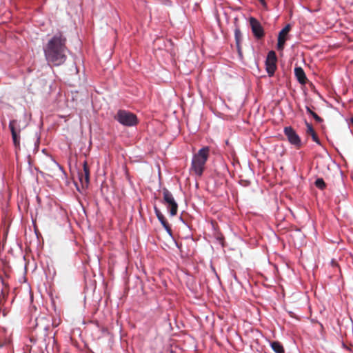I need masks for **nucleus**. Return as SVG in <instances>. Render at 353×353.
<instances>
[{
    "label": "nucleus",
    "instance_id": "f3484780",
    "mask_svg": "<svg viewBox=\"0 0 353 353\" xmlns=\"http://www.w3.org/2000/svg\"><path fill=\"white\" fill-rule=\"evenodd\" d=\"M307 111L310 112L311 114H312L314 115V117H315V119H319V117L317 115H316L314 113L312 112L310 109H307Z\"/></svg>",
    "mask_w": 353,
    "mask_h": 353
},
{
    "label": "nucleus",
    "instance_id": "f257e3e1",
    "mask_svg": "<svg viewBox=\"0 0 353 353\" xmlns=\"http://www.w3.org/2000/svg\"><path fill=\"white\" fill-rule=\"evenodd\" d=\"M46 60L54 65L63 63L66 59L65 39L61 35H55L43 48Z\"/></svg>",
    "mask_w": 353,
    "mask_h": 353
},
{
    "label": "nucleus",
    "instance_id": "ddd939ff",
    "mask_svg": "<svg viewBox=\"0 0 353 353\" xmlns=\"http://www.w3.org/2000/svg\"><path fill=\"white\" fill-rule=\"evenodd\" d=\"M271 347L273 350L276 353H283V347L279 342H272L271 343Z\"/></svg>",
    "mask_w": 353,
    "mask_h": 353
},
{
    "label": "nucleus",
    "instance_id": "f8f14e48",
    "mask_svg": "<svg viewBox=\"0 0 353 353\" xmlns=\"http://www.w3.org/2000/svg\"><path fill=\"white\" fill-rule=\"evenodd\" d=\"M306 132L307 134H309L312 137V139L314 142H316L318 144H320V141H319L312 126L309 123H306Z\"/></svg>",
    "mask_w": 353,
    "mask_h": 353
},
{
    "label": "nucleus",
    "instance_id": "0eeeda50",
    "mask_svg": "<svg viewBox=\"0 0 353 353\" xmlns=\"http://www.w3.org/2000/svg\"><path fill=\"white\" fill-rule=\"evenodd\" d=\"M276 54L274 52L271 51L268 53L265 65L266 70L270 75H272L276 69Z\"/></svg>",
    "mask_w": 353,
    "mask_h": 353
},
{
    "label": "nucleus",
    "instance_id": "dca6fc26",
    "mask_svg": "<svg viewBox=\"0 0 353 353\" xmlns=\"http://www.w3.org/2000/svg\"><path fill=\"white\" fill-rule=\"evenodd\" d=\"M235 37H236L237 41H239L240 37H241V32H240L239 30H238V29L235 30Z\"/></svg>",
    "mask_w": 353,
    "mask_h": 353
},
{
    "label": "nucleus",
    "instance_id": "423d86ee",
    "mask_svg": "<svg viewBox=\"0 0 353 353\" xmlns=\"http://www.w3.org/2000/svg\"><path fill=\"white\" fill-rule=\"evenodd\" d=\"M284 132L291 144L296 147H299L301 145V139L299 137L291 127H286L284 129Z\"/></svg>",
    "mask_w": 353,
    "mask_h": 353
},
{
    "label": "nucleus",
    "instance_id": "39448f33",
    "mask_svg": "<svg viewBox=\"0 0 353 353\" xmlns=\"http://www.w3.org/2000/svg\"><path fill=\"white\" fill-rule=\"evenodd\" d=\"M26 125L21 126L16 120L10 121L9 127L10 128L13 142L15 145H18L19 144V132L21 128H23Z\"/></svg>",
    "mask_w": 353,
    "mask_h": 353
},
{
    "label": "nucleus",
    "instance_id": "f03ea898",
    "mask_svg": "<svg viewBox=\"0 0 353 353\" xmlns=\"http://www.w3.org/2000/svg\"><path fill=\"white\" fill-rule=\"evenodd\" d=\"M210 154L209 147H203L196 153L192 160V170L198 176H201L204 170L205 164Z\"/></svg>",
    "mask_w": 353,
    "mask_h": 353
},
{
    "label": "nucleus",
    "instance_id": "2eb2a0df",
    "mask_svg": "<svg viewBox=\"0 0 353 353\" xmlns=\"http://www.w3.org/2000/svg\"><path fill=\"white\" fill-rule=\"evenodd\" d=\"M315 185L320 189H323L325 186V182L322 179H317L315 181Z\"/></svg>",
    "mask_w": 353,
    "mask_h": 353
},
{
    "label": "nucleus",
    "instance_id": "7ed1b4c3",
    "mask_svg": "<svg viewBox=\"0 0 353 353\" xmlns=\"http://www.w3.org/2000/svg\"><path fill=\"white\" fill-rule=\"evenodd\" d=\"M116 119L122 125L128 126L134 125L137 123L136 115L126 111H119Z\"/></svg>",
    "mask_w": 353,
    "mask_h": 353
},
{
    "label": "nucleus",
    "instance_id": "1a4fd4ad",
    "mask_svg": "<svg viewBox=\"0 0 353 353\" xmlns=\"http://www.w3.org/2000/svg\"><path fill=\"white\" fill-rule=\"evenodd\" d=\"M89 169L87 166V163H83V168L81 172H79V179L82 185V188H86L89 183Z\"/></svg>",
    "mask_w": 353,
    "mask_h": 353
},
{
    "label": "nucleus",
    "instance_id": "9d476101",
    "mask_svg": "<svg viewBox=\"0 0 353 353\" xmlns=\"http://www.w3.org/2000/svg\"><path fill=\"white\" fill-rule=\"evenodd\" d=\"M250 25L254 35L257 37H260L263 35V31L260 23L254 19H250Z\"/></svg>",
    "mask_w": 353,
    "mask_h": 353
},
{
    "label": "nucleus",
    "instance_id": "20e7f679",
    "mask_svg": "<svg viewBox=\"0 0 353 353\" xmlns=\"http://www.w3.org/2000/svg\"><path fill=\"white\" fill-rule=\"evenodd\" d=\"M163 199L168 205V208L170 210V213L172 216H174L177 213L178 205L176 203L172 194L166 189L163 191Z\"/></svg>",
    "mask_w": 353,
    "mask_h": 353
},
{
    "label": "nucleus",
    "instance_id": "9b49d317",
    "mask_svg": "<svg viewBox=\"0 0 353 353\" xmlns=\"http://www.w3.org/2000/svg\"><path fill=\"white\" fill-rule=\"evenodd\" d=\"M294 72L298 81L301 84H305L306 81V77L303 70L301 68H296Z\"/></svg>",
    "mask_w": 353,
    "mask_h": 353
},
{
    "label": "nucleus",
    "instance_id": "6e6552de",
    "mask_svg": "<svg viewBox=\"0 0 353 353\" xmlns=\"http://www.w3.org/2000/svg\"><path fill=\"white\" fill-rule=\"evenodd\" d=\"M291 29L290 25H287L279 34L277 48L279 50H282L284 44L288 39V34Z\"/></svg>",
    "mask_w": 353,
    "mask_h": 353
},
{
    "label": "nucleus",
    "instance_id": "a211bd4d",
    "mask_svg": "<svg viewBox=\"0 0 353 353\" xmlns=\"http://www.w3.org/2000/svg\"><path fill=\"white\" fill-rule=\"evenodd\" d=\"M261 2H263V0H260Z\"/></svg>",
    "mask_w": 353,
    "mask_h": 353
},
{
    "label": "nucleus",
    "instance_id": "4468645a",
    "mask_svg": "<svg viewBox=\"0 0 353 353\" xmlns=\"http://www.w3.org/2000/svg\"><path fill=\"white\" fill-rule=\"evenodd\" d=\"M155 212L157 214V216L159 221L161 222V223L163 225V226L166 228V230H168V227L166 225L165 222L164 221V217L160 213V212L155 208Z\"/></svg>",
    "mask_w": 353,
    "mask_h": 353
}]
</instances>
